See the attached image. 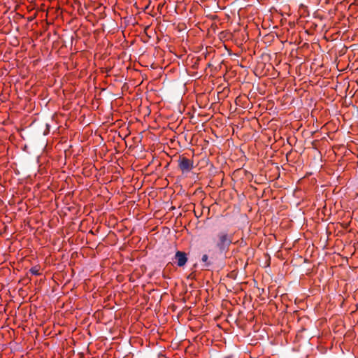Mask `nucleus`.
Wrapping results in <instances>:
<instances>
[{
    "label": "nucleus",
    "mask_w": 358,
    "mask_h": 358,
    "mask_svg": "<svg viewBox=\"0 0 358 358\" xmlns=\"http://www.w3.org/2000/svg\"><path fill=\"white\" fill-rule=\"evenodd\" d=\"M232 243L231 236L224 232H220L217 234V241L216 242V248L220 252H225L228 251L230 245Z\"/></svg>",
    "instance_id": "nucleus-1"
},
{
    "label": "nucleus",
    "mask_w": 358,
    "mask_h": 358,
    "mask_svg": "<svg viewBox=\"0 0 358 358\" xmlns=\"http://www.w3.org/2000/svg\"><path fill=\"white\" fill-rule=\"evenodd\" d=\"M178 166L182 173H188L194 168V163L184 156H180L178 159Z\"/></svg>",
    "instance_id": "nucleus-2"
},
{
    "label": "nucleus",
    "mask_w": 358,
    "mask_h": 358,
    "mask_svg": "<svg viewBox=\"0 0 358 358\" xmlns=\"http://www.w3.org/2000/svg\"><path fill=\"white\" fill-rule=\"evenodd\" d=\"M175 259L177 261V265L182 267L185 265L187 262V255L184 252L177 251L175 255Z\"/></svg>",
    "instance_id": "nucleus-3"
},
{
    "label": "nucleus",
    "mask_w": 358,
    "mask_h": 358,
    "mask_svg": "<svg viewBox=\"0 0 358 358\" xmlns=\"http://www.w3.org/2000/svg\"><path fill=\"white\" fill-rule=\"evenodd\" d=\"M201 261L204 263L206 267H208L212 265V262L208 260V256L206 254L203 255Z\"/></svg>",
    "instance_id": "nucleus-4"
},
{
    "label": "nucleus",
    "mask_w": 358,
    "mask_h": 358,
    "mask_svg": "<svg viewBox=\"0 0 358 358\" xmlns=\"http://www.w3.org/2000/svg\"><path fill=\"white\" fill-rule=\"evenodd\" d=\"M30 272H31L33 275H40L39 269H38V268H37L36 267H32V268L30 269Z\"/></svg>",
    "instance_id": "nucleus-5"
}]
</instances>
